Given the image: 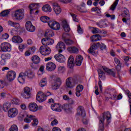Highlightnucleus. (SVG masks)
I'll return each mask as SVG.
<instances>
[{
	"instance_id": "33",
	"label": "nucleus",
	"mask_w": 131,
	"mask_h": 131,
	"mask_svg": "<svg viewBox=\"0 0 131 131\" xmlns=\"http://www.w3.org/2000/svg\"><path fill=\"white\" fill-rule=\"evenodd\" d=\"M27 117V114L24 112H21L18 116V119L20 121H22L24 118H26Z\"/></svg>"
},
{
	"instance_id": "40",
	"label": "nucleus",
	"mask_w": 131,
	"mask_h": 131,
	"mask_svg": "<svg viewBox=\"0 0 131 131\" xmlns=\"http://www.w3.org/2000/svg\"><path fill=\"white\" fill-rule=\"evenodd\" d=\"M98 74H99V77L100 78H102V79H104L105 78V73L102 70H98Z\"/></svg>"
},
{
	"instance_id": "64",
	"label": "nucleus",
	"mask_w": 131,
	"mask_h": 131,
	"mask_svg": "<svg viewBox=\"0 0 131 131\" xmlns=\"http://www.w3.org/2000/svg\"><path fill=\"white\" fill-rule=\"evenodd\" d=\"M52 131H61V129L58 127H55L52 129Z\"/></svg>"
},
{
	"instance_id": "53",
	"label": "nucleus",
	"mask_w": 131,
	"mask_h": 131,
	"mask_svg": "<svg viewBox=\"0 0 131 131\" xmlns=\"http://www.w3.org/2000/svg\"><path fill=\"white\" fill-rule=\"evenodd\" d=\"M114 61H115V63H116L117 65H121V63H120V60H119L118 58L115 57Z\"/></svg>"
},
{
	"instance_id": "43",
	"label": "nucleus",
	"mask_w": 131,
	"mask_h": 131,
	"mask_svg": "<svg viewBox=\"0 0 131 131\" xmlns=\"http://www.w3.org/2000/svg\"><path fill=\"white\" fill-rule=\"evenodd\" d=\"M116 70L117 71V73L118 74V77L120 79V75H119V72L121 70V64L117 65L116 67Z\"/></svg>"
},
{
	"instance_id": "54",
	"label": "nucleus",
	"mask_w": 131,
	"mask_h": 131,
	"mask_svg": "<svg viewBox=\"0 0 131 131\" xmlns=\"http://www.w3.org/2000/svg\"><path fill=\"white\" fill-rule=\"evenodd\" d=\"M99 47H100L101 50H106V49H107V47L104 43L100 44Z\"/></svg>"
},
{
	"instance_id": "7",
	"label": "nucleus",
	"mask_w": 131,
	"mask_h": 131,
	"mask_svg": "<svg viewBox=\"0 0 131 131\" xmlns=\"http://www.w3.org/2000/svg\"><path fill=\"white\" fill-rule=\"evenodd\" d=\"M36 100L38 102H39V103L45 102V101L47 100L45 96V93L41 91L38 92L37 94Z\"/></svg>"
},
{
	"instance_id": "57",
	"label": "nucleus",
	"mask_w": 131,
	"mask_h": 131,
	"mask_svg": "<svg viewBox=\"0 0 131 131\" xmlns=\"http://www.w3.org/2000/svg\"><path fill=\"white\" fill-rule=\"evenodd\" d=\"M96 25L98 26L100 28H103V27H104V24H103V21L96 23Z\"/></svg>"
},
{
	"instance_id": "34",
	"label": "nucleus",
	"mask_w": 131,
	"mask_h": 131,
	"mask_svg": "<svg viewBox=\"0 0 131 131\" xmlns=\"http://www.w3.org/2000/svg\"><path fill=\"white\" fill-rule=\"evenodd\" d=\"M115 93H116L115 90H111L110 91V95L111 96H112L111 97V99H112V100H115V101H116V100H117V98H116L117 95H116V94H115Z\"/></svg>"
},
{
	"instance_id": "17",
	"label": "nucleus",
	"mask_w": 131,
	"mask_h": 131,
	"mask_svg": "<svg viewBox=\"0 0 131 131\" xmlns=\"http://www.w3.org/2000/svg\"><path fill=\"white\" fill-rule=\"evenodd\" d=\"M54 58L56 61L60 63H64L66 61L65 57L61 54H57L54 56Z\"/></svg>"
},
{
	"instance_id": "38",
	"label": "nucleus",
	"mask_w": 131,
	"mask_h": 131,
	"mask_svg": "<svg viewBox=\"0 0 131 131\" xmlns=\"http://www.w3.org/2000/svg\"><path fill=\"white\" fill-rule=\"evenodd\" d=\"M40 20L43 23H49L50 17L48 16H42L40 17Z\"/></svg>"
},
{
	"instance_id": "50",
	"label": "nucleus",
	"mask_w": 131,
	"mask_h": 131,
	"mask_svg": "<svg viewBox=\"0 0 131 131\" xmlns=\"http://www.w3.org/2000/svg\"><path fill=\"white\" fill-rule=\"evenodd\" d=\"M33 122L32 123V126H36V125H37V124H38V120L36 119H35V118L33 119Z\"/></svg>"
},
{
	"instance_id": "21",
	"label": "nucleus",
	"mask_w": 131,
	"mask_h": 131,
	"mask_svg": "<svg viewBox=\"0 0 131 131\" xmlns=\"http://www.w3.org/2000/svg\"><path fill=\"white\" fill-rule=\"evenodd\" d=\"M62 27L63 28L64 31L66 32H69L70 31V27H69V25L66 20H63L62 21Z\"/></svg>"
},
{
	"instance_id": "55",
	"label": "nucleus",
	"mask_w": 131,
	"mask_h": 131,
	"mask_svg": "<svg viewBox=\"0 0 131 131\" xmlns=\"http://www.w3.org/2000/svg\"><path fill=\"white\" fill-rule=\"evenodd\" d=\"M9 38V34L5 33L2 35L3 39H8Z\"/></svg>"
},
{
	"instance_id": "11",
	"label": "nucleus",
	"mask_w": 131,
	"mask_h": 131,
	"mask_svg": "<svg viewBox=\"0 0 131 131\" xmlns=\"http://www.w3.org/2000/svg\"><path fill=\"white\" fill-rule=\"evenodd\" d=\"M26 28L30 32H34L35 31V27L33 25L31 21H27L26 23Z\"/></svg>"
},
{
	"instance_id": "1",
	"label": "nucleus",
	"mask_w": 131,
	"mask_h": 131,
	"mask_svg": "<svg viewBox=\"0 0 131 131\" xmlns=\"http://www.w3.org/2000/svg\"><path fill=\"white\" fill-rule=\"evenodd\" d=\"M42 45L40 47L39 51L40 54L43 56H48L51 54V48H49L48 46H52L55 42L54 39L50 38H43L41 39Z\"/></svg>"
},
{
	"instance_id": "63",
	"label": "nucleus",
	"mask_w": 131,
	"mask_h": 131,
	"mask_svg": "<svg viewBox=\"0 0 131 131\" xmlns=\"http://www.w3.org/2000/svg\"><path fill=\"white\" fill-rule=\"evenodd\" d=\"M70 106H72V105H74V100L73 99H70L69 100V103Z\"/></svg>"
},
{
	"instance_id": "20",
	"label": "nucleus",
	"mask_w": 131,
	"mask_h": 131,
	"mask_svg": "<svg viewBox=\"0 0 131 131\" xmlns=\"http://www.w3.org/2000/svg\"><path fill=\"white\" fill-rule=\"evenodd\" d=\"M65 43L63 42H59L57 43L56 46V49L58 50L59 53H62L63 51L65 50L66 48Z\"/></svg>"
},
{
	"instance_id": "58",
	"label": "nucleus",
	"mask_w": 131,
	"mask_h": 131,
	"mask_svg": "<svg viewBox=\"0 0 131 131\" xmlns=\"http://www.w3.org/2000/svg\"><path fill=\"white\" fill-rule=\"evenodd\" d=\"M72 0H59V2L63 4H68V3H71Z\"/></svg>"
},
{
	"instance_id": "29",
	"label": "nucleus",
	"mask_w": 131,
	"mask_h": 131,
	"mask_svg": "<svg viewBox=\"0 0 131 131\" xmlns=\"http://www.w3.org/2000/svg\"><path fill=\"white\" fill-rule=\"evenodd\" d=\"M102 68H103V70H104V71H105V72H106V73H108V74L112 75V76H113V77H115V73L114 72H113V71H112L105 67H103Z\"/></svg>"
},
{
	"instance_id": "52",
	"label": "nucleus",
	"mask_w": 131,
	"mask_h": 131,
	"mask_svg": "<svg viewBox=\"0 0 131 131\" xmlns=\"http://www.w3.org/2000/svg\"><path fill=\"white\" fill-rule=\"evenodd\" d=\"M71 15L73 18V21H74L75 22H78V19L76 18V15H75V14H71Z\"/></svg>"
},
{
	"instance_id": "26",
	"label": "nucleus",
	"mask_w": 131,
	"mask_h": 131,
	"mask_svg": "<svg viewBox=\"0 0 131 131\" xmlns=\"http://www.w3.org/2000/svg\"><path fill=\"white\" fill-rule=\"evenodd\" d=\"M71 78H68L66 80V85L67 88H69V89H73L75 86V84H72L71 83Z\"/></svg>"
},
{
	"instance_id": "8",
	"label": "nucleus",
	"mask_w": 131,
	"mask_h": 131,
	"mask_svg": "<svg viewBox=\"0 0 131 131\" xmlns=\"http://www.w3.org/2000/svg\"><path fill=\"white\" fill-rule=\"evenodd\" d=\"M8 81H13L16 78V72L14 71H9L6 75Z\"/></svg>"
},
{
	"instance_id": "22",
	"label": "nucleus",
	"mask_w": 131,
	"mask_h": 131,
	"mask_svg": "<svg viewBox=\"0 0 131 131\" xmlns=\"http://www.w3.org/2000/svg\"><path fill=\"white\" fill-rule=\"evenodd\" d=\"M62 108L64 110V111H65L67 113H69V112H71V110H72V106L70 105L69 103H66L62 105Z\"/></svg>"
},
{
	"instance_id": "27",
	"label": "nucleus",
	"mask_w": 131,
	"mask_h": 131,
	"mask_svg": "<svg viewBox=\"0 0 131 131\" xmlns=\"http://www.w3.org/2000/svg\"><path fill=\"white\" fill-rule=\"evenodd\" d=\"M68 51L69 53L73 54H78V49L75 47H71L68 48Z\"/></svg>"
},
{
	"instance_id": "30",
	"label": "nucleus",
	"mask_w": 131,
	"mask_h": 131,
	"mask_svg": "<svg viewBox=\"0 0 131 131\" xmlns=\"http://www.w3.org/2000/svg\"><path fill=\"white\" fill-rule=\"evenodd\" d=\"M31 60L34 64H38L40 62V59L36 55H34L32 57Z\"/></svg>"
},
{
	"instance_id": "13",
	"label": "nucleus",
	"mask_w": 131,
	"mask_h": 131,
	"mask_svg": "<svg viewBox=\"0 0 131 131\" xmlns=\"http://www.w3.org/2000/svg\"><path fill=\"white\" fill-rule=\"evenodd\" d=\"M77 114L82 117H85V111L82 106H79L77 108Z\"/></svg>"
},
{
	"instance_id": "48",
	"label": "nucleus",
	"mask_w": 131,
	"mask_h": 131,
	"mask_svg": "<svg viewBox=\"0 0 131 131\" xmlns=\"http://www.w3.org/2000/svg\"><path fill=\"white\" fill-rule=\"evenodd\" d=\"M59 103H55L54 104L51 105V109L53 111H55L57 109V107H59Z\"/></svg>"
},
{
	"instance_id": "46",
	"label": "nucleus",
	"mask_w": 131,
	"mask_h": 131,
	"mask_svg": "<svg viewBox=\"0 0 131 131\" xmlns=\"http://www.w3.org/2000/svg\"><path fill=\"white\" fill-rule=\"evenodd\" d=\"M83 90V86L82 85H78L76 88V91H78V92H82Z\"/></svg>"
},
{
	"instance_id": "16",
	"label": "nucleus",
	"mask_w": 131,
	"mask_h": 131,
	"mask_svg": "<svg viewBox=\"0 0 131 131\" xmlns=\"http://www.w3.org/2000/svg\"><path fill=\"white\" fill-rule=\"evenodd\" d=\"M56 68H57L56 64L53 62H49L46 64V69L48 71H54Z\"/></svg>"
},
{
	"instance_id": "4",
	"label": "nucleus",
	"mask_w": 131,
	"mask_h": 131,
	"mask_svg": "<svg viewBox=\"0 0 131 131\" xmlns=\"http://www.w3.org/2000/svg\"><path fill=\"white\" fill-rule=\"evenodd\" d=\"M1 49L2 52L6 53V52H10L12 49L11 48V44L9 42H3L1 45Z\"/></svg>"
},
{
	"instance_id": "28",
	"label": "nucleus",
	"mask_w": 131,
	"mask_h": 131,
	"mask_svg": "<svg viewBox=\"0 0 131 131\" xmlns=\"http://www.w3.org/2000/svg\"><path fill=\"white\" fill-rule=\"evenodd\" d=\"M99 47H100V42H97V43H94L89 49V53H92V51H96Z\"/></svg>"
},
{
	"instance_id": "56",
	"label": "nucleus",
	"mask_w": 131,
	"mask_h": 131,
	"mask_svg": "<svg viewBox=\"0 0 131 131\" xmlns=\"http://www.w3.org/2000/svg\"><path fill=\"white\" fill-rule=\"evenodd\" d=\"M58 123V120L57 119H54L51 123V125L52 126H54V125H57Z\"/></svg>"
},
{
	"instance_id": "44",
	"label": "nucleus",
	"mask_w": 131,
	"mask_h": 131,
	"mask_svg": "<svg viewBox=\"0 0 131 131\" xmlns=\"http://www.w3.org/2000/svg\"><path fill=\"white\" fill-rule=\"evenodd\" d=\"M124 17H127L129 18V11L127 9L125 8L123 11Z\"/></svg>"
},
{
	"instance_id": "9",
	"label": "nucleus",
	"mask_w": 131,
	"mask_h": 131,
	"mask_svg": "<svg viewBox=\"0 0 131 131\" xmlns=\"http://www.w3.org/2000/svg\"><path fill=\"white\" fill-rule=\"evenodd\" d=\"M24 93H22L21 96L25 99H29L31 97L30 88L29 87H25L24 89Z\"/></svg>"
},
{
	"instance_id": "23",
	"label": "nucleus",
	"mask_w": 131,
	"mask_h": 131,
	"mask_svg": "<svg viewBox=\"0 0 131 131\" xmlns=\"http://www.w3.org/2000/svg\"><path fill=\"white\" fill-rule=\"evenodd\" d=\"M82 60L83 58L80 55H78L76 57L75 64L76 66H80L81 63H82Z\"/></svg>"
},
{
	"instance_id": "15",
	"label": "nucleus",
	"mask_w": 131,
	"mask_h": 131,
	"mask_svg": "<svg viewBox=\"0 0 131 131\" xmlns=\"http://www.w3.org/2000/svg\"><path fill=\"white\" fill-rule=\"evenodd\" d=\"M52 6L53 7V10L57 15H59L62 12V9H61V7L59 6V4L57 3H52Z\"/></svg>"
},
{
	"instance_id": "10",
	"label": "nucleus",
	"mask_w": 131,
	"mask_h": 131,
	"mask_svg": "<svg viewBox=\"0 0 131 131\" xmlns=\"http://www.w3.org/2000/svg\"><path fill=\"white\" fill-rule=\"evenodd\" d=\"M18 115V110L15 107L11 108L8 113V116L9 117L13 118V117H16V116Z\"/></svg>"
},
{
	"instance_id": "24",
	"label": "nucleus",
	"mask_w": 131,
	"mask_h": 131,
	"mask_svg": "<svg viewBox=\"0 0 131 131\" xmlns=\"http://www.w3.org/2000/svg\"><path fill=\"white\" fill-rule=\"evenodd\" d=\"M12 40L15 43H21L23 41V39L19 36H14L12 37Z\"/></svg>"
},
{
	"instance_id": "49",
	"label": "nucleus",
	"mask_w": 131,
	"mask_h": 131,
	"mask_svg": "<svg viewBox=\"0 0 131 131\" xmlns=\"http://www.w3.org/2000/svg\"><path fill=\"white\" fill-rule=\"evenodd\" d=\"M10 131H18V127L16 125H12L10 128Z\"/></svg>"
},
{
	"instance_id": "35",
	"label": "nucleus",
	"mask_w": 131,
	"mask_h": 131,
	"mask_svg": "<svg viewBox=\"0 0 131 131\" xmlns=\"http://www.w3.org/2000/svg\"><path fill=\"white\" fill-rule=\"evenodd\" d=\"M10 108H11V104L10 102H6L4 104L3 109L5 112H7Z\"/></svg>"
},
{
	"instance_id": "39",
	"label": "nucleus",
	"mask_w": 131,
	"mask_h": 131,
	"mask_svg": "<svg viewBox=\"0 0 131 131\" xmlns=\"http://www.w3.org/2000/svg\"><path fill=\"white\" fill-rule=\"evenodd\" d=\"M118 2H119V0H115L114 3L110 7V10H111V11H114V10L116 9V7L117 6V5H118Z\"/></svg>"
},
{
	"instance_id": "62",
	"label": "nucleus",
	"mask_w": 131,
	"mask_h": 131,
	"mask_svg": "<svg viewBox=\"0 0 131 131\" xmlns=\"http://www.w3.org/2000/svg\"><path fill=\"white\" fill-rule=\"evenodd\" d=\"M77 31L78 33H82V29L80 27V25L78 26Z\"/></svg>"
},
{
	"instance_id": "19",
	"label": "nucleus",
	"mask_w": 131,
	"mask_h": 131,
	"mask_svg": "<svg viewBox=\"0 0 131 131\" xmlns=\"http://www.w3.org/2000/svg\"><path fill=\"white\" fill-rule=\"evenodd\" d=\"M68 67L70 69H72L74 67V59L73 56H70L68 60Z\"/></svg>"
},
{
	"instance_id": "12",
	"label": "nucleus",
	"mask_w": 131,
	"mask_h": 131,
	"mask_svg": "<svg viewBox=\"0 0 131 131\" xmlns=\"http://www.w3.org/2000/svg\"><path fill=\"white\" fill-rule=\"evenodd\" d=\"M69 37H70V34L68 33H64L62 35V38L66 45H69V46H70V45H72L73 43V41L70 40V39H66L69 38Z\"/></svg>"
},
{
	"instance_id": "59",
	"label": "nucleus",
	"mask_w": 131,
	"mask_h": 131,
	"mask_svg": "<svg viewBox=\"0 0 131 131\" xmlns=\"http://www.w3.org/2000/svg\"><path fill=\"white\" fill-rule=\"evenodd\" d=\"M13 27H15V28H16L17 29H19L20 28V24H19V23H15Z\"/></svg>"
},
{
	"instance_id": "18",
	"label": "nucleus",
	"mask_w": 131,
	"mask_h": 131,
	"mask_svg": "<svg viewBox=\"0 0 131 131\" xmlns=\"http://www.w3.org/2000/svg\"><path fill=\"white\" fill-rule=\"evenodd\" d=\"M29 109L32 112H36L38 110V106L34 102H31L29 104Z\"/></svg>"
},
{
	"instance_id": "5",
	"label": "nucleus",
	"mask_w": 131,
	"mask_h": 131,
	"mask_svg": "<svg viewBox=\"0 0 131 131\" xmlns=\"http://www.w3.org/2000/svg\"><path fill=\"white\" fill-rule=\"evenodd\" d=\"M14 15L16 20H22L24 18V10L23 9H18L15 11Z\"/></svg>"
},
{
	"instance_id": "6",
	"label": "nucleus",
	"mask_w": 131,
	"mask_h": 131,
	"mask_svg": "<svg viewBox=\"0 0 131 131\" xmlns=\"http://www.w3.org/2000/svg\"><path fill=\"white\" fill-rule=\"evenodd\" d=\"M48 25L54 30H59L60 28H61L60 24L56 21H50L49 23H48Z\"/></svg>"
},
{
	"instance_id": "2",
	"label": "nucleus",
	"mask_w": 131,
	"mask_h": 131,
	"mask_svg": "<svg viewBox=\"0 0 131 131\" xmlns=\"http://www.w3.org/2000/svg\"><path fill=\"white\" fill-rule=\"evenodd\" d=\"M26 76H27L28 78H30V79H32L35 76V75L32 71L30 72H25L24 73H20L18 77V82L20 83H23L24 81H25V79H26Z\"/></svg>"
},
{
	"instance_id": "36",
	"label": "nucleus",
	"mask_w": 131,
	"mask_h": 131,
	"mask_svg": "<svg viewBox=\"0 0 131 131\" xmlns=\"http://www.w3.org/2000/svg\"><path fill=\"white\" fill-rule=\"evenodd\" d=\"M10 14V11L5 10L0 13V17H8Z\"/></svg>"
},
{
	"instance_id": "47",
	"label": "nucleus",
	"mask_w": 131,
	"mask_h": 131,
	"mask_svg": "<svg viewBox=\"0 0 131 131\" xmlns=\"http://www.w3.org/2000/svg\"><path fill=\"white\" fill-rule=\"evenodd\" d=\"M61 85H59L57 83H56L55 84H52L51 85V89H52V90H58V89H59L60 86Z\"/></svg>"
},
{
	"instance_id": "31",
	"label": "nucleus",
	"mask_w": 131,
	"mask_h": 131,
	"mask_svg": "<svg viewBox=\"0 0 131 131\" xmlns=\"http://www.w3.org/2000/svg\"><path fill=\"white\" fill-rule=\"evenodd\" d=\"M42 11L43 12H47L48 13H50L52 12V8L49 5H46L42 8Z\"/></svg>"
},
{
	"instance_id": "60",
	"label": "nucleus",
	"mask_w": 131,
	"mask_h": 131,
	"mask_svg": "<svg viewBox=\"0 0 131 131\" xmlns=\"http://www.w3.org/2000/svg\"><path fill=\"white\" fill-rule=\"evenodd\" d=\"M79 11L81 13H88V10H86V9L85 8H84V9L83 8H80Z\"/></svg>"
},
{
	"instance_id": "37",
	"label": "nucleus",
	"mask_w": 131,
	"mask_h": 131,
	"mask_svg": "<svg viewBox=\"0 0 131 131\" xmlns=\"http://www.w3.org/2000/svg\"><path fill=\"white\" fill-rule=\"evenodd\" d=\"M47 83H48L47 79L46 78H44L41 80V81L39 82V85L41 88H43V86H46V85H47Z\"/></svg>"
},
{
	"instance_id": "25",
	"label": "nucleus",
	"mask_w": 131,
	"mask_h": 131,
	"mask_svg": "<svg viewBox=\"0 0 131 131\" xmlns=\"http://www.w3.org/2000/svg\"><path fill=\"white\" fill-rule=\"evenodd\" d=\"M91 41L95 42L98 41V40H101L102 39V36L99 34L94 35L91 37Z\"/></svg>"
},
{
	"instance_id": "45",
	"label": "nucleus",
	"mask_w": 131,
	"mask_h": 131,
	"mask_svg": "<svg viewBox=\"0 0 131 131\" xmlns=\"http://www.w3.org/2000/svg\"><path fill=\"white\" fill-rule=\"evenodd\" d=\"M92 32L93 34H96L97 33H100V32H101V30L97 28H93V30H92Z\"/></svg>"
},
{
	"instance_id": "32",
	"label": "nucleus",
	"mask_w": 131,
	"mask_h": 131,
	"mask_svg": "<svg viewBox=\"0 0 131 131\" xmlns=\"http://www.w3.org/2000/svg\"><path fill=\"white\" fill-rule=\"evenodd\" d=\"M55 35V33L52 30H47L45 32V36L47 37H52Z\"/></svg>"
},
{
	"instance_id": "14",
	"label": "nucleus",
	"mask_w": 131,
	"mask_h": 131,
	"mask_svg": "<svg viewBox=\"0 0 131 131\" xmlns=\"http://www.w3.org/2000/svg\"><path fill=\"white\" fill-rule=\"evenodd\" d=\"M29 9L30 10V14L31 15L34 10L39 9V6L37 3H32L29 5Z\"/></svg>"
},
{
	"instance_id": "51",
	"label": "nucleus",
	"mask_w": 131,
	"mask_h": 131,
	"mask_svg": "<svg viewBox=\"0 0 131 131\" xmlns=\"http://www.w3.org/2000/svg\"><path fill=\"white\" fill-rule=\"evenodd\" d=\"M18 49H19V51H20V52H23V50H24V49H25V45H24L23 44H20L19 46Z\"/></svg>"
},
{
	"instance_id": "42",
	"label": "nucleus",
	"mask_w": 131,
	"mask_h": 131,
	"mask_svg": "<svg viewBox=\"0 0 131 131\" xmlns=\"http://www.w3.org/2000/svg\"><path fill=\"white\" fill-rule=\"evenodd\" d=\"M11 58V55L10 54H3L1 55V58L4 60H8Z\"/></svg>"
},
{
	"instance_id": "41",
	"label": "nucleus",
	"mask_w": 131,
	"mask_h": 131,
	"mask_svg": "<svg viewBox=\"0 0 131 131\" xmlns=\"http://www.w3.org/2000/svg\"><path fill=\"white\" fill-rule=\"evenodd\" d=\"M12 103L15 105H20V101L18 98H14L12 99Z\"/></svg>"
},
{
	"instance_id": "61",
	"label": "nucleus",
	"mask_w": 131,
	"mask_h": 131,
	"mask_svg": "<svg viewBox=\"0 0 131 131\" xmlns=\"http://www.w3.org/2000/svg\"><path fill=\"white\" fill-rule=\"evenodd\" d=\"M98 85L99 86L100 91L102 92L103 90V86H102V81L99 80L98 82Z\"/></svg>"
},
{
	"instance_id": "3",
	"label": "nucleus",
	"mask_w": 131,
	"mask_h": 131,
	"mask_svg": "<svg viewBox=\"0 0 131 131\" xmlns=\"http://www.w3.org/2000/svg\"><path fill=\"white\" fill-rule=\"evenodd\" d=\"M105 117H106L107 121L111 119V114L110 112H107L102 113V117L99 118V129L98 131H104V121H105Z\"/></svg>"
}]
</instances>
